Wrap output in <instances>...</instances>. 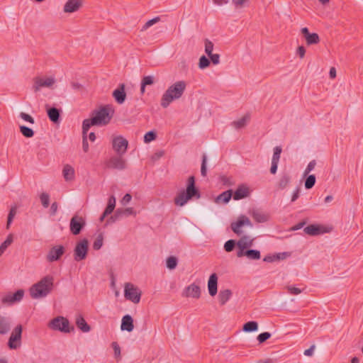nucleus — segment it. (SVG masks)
Wrapping results in <instances>:
<instances>
[{"label":"nucleus","mask_w":363,"mask_h":363,"mask_svg":"<svg viewBox=\"0 0 363 363\" xmlns=\"http://www.w3.org/2000/svg\"><path fill=\"white\" fill-rule=\"evenodd\" d=\"M132 199V196L130 194H125L124 196L121 200V203L122 205L125 206L128 204Z\"/></svg>","instance_id":"obj_59"},{"label":"nucleus","mask_w":363,"mask_h":363,"mask_svg":"<svg viewBox=\"0 0 363 363\" xmlns=\"http://www.w3.org/2000/svg\"><path fill=\"white\" fill-rule=\"evenodd\" d=\"M65 249L62 245H55L50 248L47 256L46 259L49 262L57 261L64 255Z\"/></svg>","instance_id":"obj_10"},{"label":"nucleus","mask_w":363,"mask_h":363,"mask_svg":"<svg viewBox=\"0 0 363 363\" xmlns=\"http://www.w3.org/2000/svg\"><path fill=\"white\" fill-rule=\"evenodd\" d=\"M201 197L199 189L196 186L194 176H190L186 182V189L182 190L174 198V203L179 206H184L189 201Z\"/></svg>","instance_id":"obj_2"},{"label":"nucleus","mask_w":363,"mask_h":363,"mask_svg":"<svg viewBox=\"0 0 363 363\" xmlns=\"http://www.w3.org/2000/svg\"><path fill=\"white\" fill-rule=\"evenodd\" d=\"M315 160L311 161L308 163V166L306 167V169L304 170L303 177H306L315 168Z\"/></svg>","instance_id":"obj_54"},{"label":"nucleus","mask_w":363,"mask_h":363,"mask_svg":"<svg viewBox=\"0 0 363 363\" xmlns=\"http://www.w3.org/2000/svg\"><path fill=\"white\" fill-rule=\"evenodd\" d=\"M301 33L304 37L308 45H316L319 43V35L315 33H311L308 28L305 27L301 28Z\"/></svg>","instance_id":"obj_16"},{"label":"nucleus","mask_w":363,"mask_h":363,"mask_svg":"<svg viewBox=\"0 0 363 363\" xmlns=\"http://www.w3.org/2000/svg\"><path fill=\"white\" fill-rule=\"evenodd\" d=\"M123 155H117L111 157L106 163L108 168L123 170L125 168V160L123 158Z\"/></svg>","instance_id":"obj_11"},{"label":"nucleus","mask_w":363,"mask_h":363,"mask_svg":"<svg viewBox=\"0 0 363 363\" xmlns=\"http://www.w3.org/2000/svg\"><path fill=\"white\" fill-rule=\"evenodd\" d=\"M55 80L53 77H48L45 79L37 77L34 78L33 90L34 91H38L42 87H50L54 83Z\"/></svg>","instance_id":"obj_13"},{"label":"nucleus","mask_w":363,"mask_h":363,"mask_svg":"<svg viewBox=\"0 0 363 363\" xmlns=\"http://www.w3.org/2000/svg\"><path fill=\"white\" fill-rule=\"evenodd\" d=\"M272 335L269 332H264V333H260L257 339L259 342V343L262 344L263 342H264L265 341H267L268 339H269L271 337Z\"/></svg>","instance_id":"obj_50"},{"label":"nucleus","mask_w":363,"mask_h":363,"mask_svg":"<svg viewBox=\"0 0 363 363\" xmlns=\"http://www.w3.org/2000/svg\"><path fill=\"white\" fill-rule=\"evenodd\" d=\"M206 155L205 154L203 155L202 157V162H201V174L203 177H206L207 174V169H206Z\"/></svg>","instance_id":"obj_53"},{"label":"nucleus","mask_w":363,"mask_h":363,"mask_svg":"<svg viewBox=\"0 0 363 363\" xmlns=\"http://www.w3.org/2000/svg\"><path fill=\"white\" fill-rule=\"evenodd\" d=\"M182 295L185 297L199 298L201 296V289L198 285L191 284L185 288Z\"/></svg>","instance_id":"obj_18"},{"label":"nucleus","mask_w":363,"mask_h":363,"mask_svg":"<svg viewBox=\"0 0 363 363\" xmlns=\"http://www.w3.org/2000/svg\"><path fill=\"white\" fill-rule=\"evenodd\" d=\"M128 141L123 137L119 135L113 139V149L118 155H123L128 148Z\"/></svg>","instance_id":"obj_9"},{"label":"nucleus","mask_w":363,"mask_h":363,"mask_svg":"<svg viewBox=\"0 0 363 363\" xmlns=\"http://www.w3.org/2000/svg\"><path fill=\"white\" fill-rule=\"evenodd\" d=\"M87 132L88 131H84V126L82 125V148L84 152H87L89 151Z\"/></svg>","instance_id":"obj_47"},{"label":"nucleus","mask_w":363,"mask_h":363,"mask_svg":"<svg viewBox=\"0 0 363 363\" xmlns=\"http://www.w3.org/2000/svg\"><path fill=\"white\" fill-rule=\"evenodd\" d=\"M40 201L44 208H48L50 204V196L47 193H42L40 196Z\"/></svg>","instance_id":"obj_49"},{"label":"nucleus","mask_w":363,"mask_h":363,"mask_svg":"<svg viewBox=\"0 0 363 363\" xmlns=\"http://www.w3.org/2000/svg\"><path fill=\"white\" fill-rule=\"evenodd\" d=\"M89 251V241L84 238L77 242L74 249V259L80 262L86 258Z\"/></svg>","instance_id":"obj_6"},{"label":"nucleus","mask_w":363,"mask_h":363,"mask_svg":"<svg viewBox=\"0 0 363 363\" xmlns=\"http://www.w3.org/2000/svg\"><path fill=\"white\" fill-rule=\"evenodd\" d=\"M141 291L131 283H126L124 289V296L127 300L134 303H138L140 301Z\"/></svg>","instance_id":"obj_7"},{"label":"nucleus","mask_w":363,"mask_h":363,"mask_svg":"<svg viewBox=\"0 0 363 363\" xmlns=\"http://www.w3.org/2000/svg\"><path fill=\"white\" fill-rule=\"evenodd\" d=\"M213 50V43L208 39L205 40V52L207 55L212 54Z\"/></svg>","instance_id":"obj_51"},{"label":"nucleus","mask_w":363,"mask_h":363,"mask_svg":"<svg viewBox=\"0 0 363 363\" xmlns=\"http://www.w3.org/2000/svg\"><path fill=\"white\" fill-rule=\"evenodd\" d=\"M11 329V320L9 317L0 315V335H6Z\"/></svg>","instance_id":"obj_22"},{"label":"nucleus","mask_w":363,"mask_h":363,"mask_svg":"<svg viewBox=\"0 0 363 363\" xmlns=\"http://www.w3.org/2000/svg\"><path fill=\"white\" fill-rule=\"evenodd\" d=\"M299 194H300V188L297 187L292 194L291 202H294L296 200L298 199V198L299 197Z\"/></svg>","instance_id":"obj_63"},{"label":"nucleus","mask_w":363,"mask_h":363,"mask_svg":"<svg viewBox=\"0 0 363 363\" xmlns=\"http://www.w3.org/2000/svg\"><path fill=\"white\" fill-rule=\"evenodd\" d=\"M331 230L332 228H303L304 233L311 236H317L328 233Z\"/></svg>","instance_id":"obj_27"},{"label":"nucleus","mask_w":363,"mask_h":363,"mask_svg":"<svg viewBox=\"0 0 363 363\" xmlns=\"http://www.w3.org/2000/svg\"><path fill=\"white\" fill-rule=\"evenodd\" d=\"M282 149L280 146H276L274 148V154L272 162L279 163Z\"/></svg>","instance_id":"obj_44"},{"label":"nucleus","mask_w":363,"mask_h":363,"mask_svg":"<svg viewBox=\"0 0 363 363\" xmlns=\"http://www.w3.org/2000/svg\"><path fill=\"white\" fill-rule=\"evenodd\" d=\"M258 330V323L256 321H248L242 326V330L245 333L255 332Z\"/></svg>","instance_id":"obj_36"},{"label":"nucleus","mask_w":363,"mask_h":363,"mask_svg":"<svg viewBox=\"0 0 363 363\" xmlns=\"http://www.w3.org/2000/svg\"><path fill=\"white\" fill-rule=\"evenodd\" d=\"M159 20H160L159 17H156L151 20H149L148 21H147L145 23V25L143 26V27L142 28V30H146L147 28H148L149 27L152 26L153 24L157 23V21H159Z\"/></svg>","instance_id":"obj_57"},{"label":"nucleus","mask_w":363,"mask_h":363,"mask_svg":"<svg viewBox=\"0 0 363 363\" xmlns=\"http://www.w3.org/2000/svg\"><path fill=\"white\" fill-rule=\"evenodd\" d=\"M253 245V239H250L247 236H242L238 242L237 246L238 248L247 249Z\"/></svg>","instance_id":"obj_31"},{"label":"nucleus","mask_w":363,"mask_h":363,"mask_svg":"<svg viewBox=\"0 0 363 363\" xmlns=\"http://www.w3.org/2000/svg\"><path fill=\"white\" fill-rule=\"evenodd\" d=\"M287 289L291 294L297 295L301 292V290L300 289L295 286H288Z\"/></svg>","instance_id":"obj_60"},{"label":"nucleus","mask_w":363,"mask_h":363,"mask_svg":"<svg viewBox=\"0 0 363 363\" xmlns=\"http://www.w3.org/2000/svg\"><path fill=\"white\" fill-rule=\"evenodd\" d=\"M211 61L208 57H206L205 55H202L199 58V67L201 69H203L206 67H208L210 65Z\"/></svg>","instance_id":"obj_43"},{"label":"nucleus","mask_w":363,"mask_h":363,"mask_svg":"<svg viewBox=\"0 0 363 363\" xmlns=\"http://www.w3.org/2000/svg\"><path fill=\"white\" fill-rule=\"evenodd\" d=\"M82 6V0H68L64 6V12L74 13L77 11Z\"/></svg>","instance_id":"obj_19"},{"label":"nucleus","mask_w":363,"mask_h":363,"mask_svg":"<svg viewBox=\"0 0 363 363\" xmlns=\"http://www.w3.org/2000/svg\"><path fill=\"white\" fill-rule=\"evenodd\" d=\"M141 83L143 86L152 85L155 83V77L153 76H145L142 79Z\"/></svg>","instance_id":"obj_52"},{"label":"nucleus","mask_w":363,"mask_h":363,"mask_svg":"<svg viewBox=\"0 0 363 363\" xmlns=\"http://www.w3.org/2000/svg\"><path fill=\"white\" fill-rule=\"evenodd\" d=\"M85 225L86 222L83 217L74 215L70 220L69 227H84Z\"/></svg>","instance_id":"obj_33"},{"label":"nucleus","mask_w":363,"mask_h":363,"mask_svg":"<svg viewBox=\"0 0 363 363\" xmlns=\"http://www.w3.org/2000/svg\"><path fill=\"white\" fill-rule=\"evenodd\" d=\"M218 276L216 273H213L210 275L208 281V293L211 296L216 295L218 292Z\"/></svg>","instance_id":"obj_21"},{"label":"nucleus","mask_w":363,"mask_h":363,"mask_svg":"<svg viewBox=\"0 0 363 363\" xmlns=\"http://www.w3.org/2000/svg\"><path fill=\"white\" fill-rule=\"evenodd\" d=\"M47 114L50 121L54 123H59L60 121V116L62 111L55 107H49L48 105L45 106Z\"/></svg>","instance_id":"obj_20"},{"label":"nucleus","mask_w":363,"mask_h":363,"mask_svg":"<svg viewBox=\"0 0 363 363\" xmlns=\"http://www.w3.org/2000/svg\"><path fill=\"white\" fill-rule=\"evenodd\" d=\"M22 330V325H18L12 331L8 342V346L10 349H16L20 346Z\"/></svg>","instance_id":"obj_8"},{"label":"nucleus","mask_w":363,"mask_h":363,"mask_svg":"<svg viewBox=\"0 0 363 363\" xmlns=\"http://www.w3.org/2000/svg\"><path fill=\"white\" fill-rule=\"evenodd\" d=\"M75 324L77 327L84 333H88L91 330V327L81 314L77 315Z\"/></svg>","instance_id":"obj_26"},{"label":"nucleus","mask_w":363,"mask_h":363,"mask_svg":"<svg viewBox=\"0 0 363 363\" xmlns=\"http://www.w3.org/2000/svg\"><path fill=\"white\" fill-rule=\"evenodd\" d=\"M103 242H104V235H103V233H100L97 235L96 238L95 239V240L93 243V245H92L93 249L94 250H100L103 245Z\"/></svg>","instance_id":"obj_40"},{"label":"nucleus","mask_w":363,"mask_h":363,"mask_svg":"<svg viewBox=\"0 0 363 363\" xmlns=\"http://www.w3.org/2000/svg\"><path fill=\"white\" fill-rule=\"evenodd\" d=\"M289 255H290V253H289V252L278 253V254H276V258H277V260L284 259Z\"/></svg>","instance_id":"obj_64"},{"label":"nucleus","mask_w":363,"mask_h":363,"mask_svg":"<svg viewBox=\"0 0 363 363\" xmlns=\"http://www.w3.org/2000/svg\"><path fill=\"white\" fill-rule=\"evenodd\" d=\"M291 177L289 174H283L277 182L279 189H284L291 182Z\"/></svg>","instance_id":"obj_29"},{"label":"nucleus","mask_w":363,"mask_h":363,"mask_svg":"<svg viewBox=\"0 0 363 363\" xmlns=\"http://www.w3.org/2000/svg\"><path fill=\"white\" fill-rule=\"evenodd\" d=\"M116 207V198L114 196H111L108 198L107 206L104 211V213L101 215L99 220L100 221H103L104 218L112 213L114 208Z\"/></svg>","instance_id":"obj_24"},{"label":"nucleus","mask_w":363,"mask_h":363,"mask_svg":"<svg viewBox=\"0 0 363 363\" xmlns=\"http://www.w3.org/2000/svg\"><path fill=\"white\" fill-rule=\"evenodd\" d=\"M48 327L53 330H59L62 333H70L74 330V326L69 325L68 319L62 316H57L52 319L48 323Z\"/></svg>","instance_id":"obj_5"},{"label":"nucleus","mask_w":363,"mask_h":363,"mask_svg":"<svg viewBox=\"0 0 363 363\" xmlns=\"http://www.w3.org/2000/svg\"><path fill=\"white\" fill-rule=\"evenodd\" d=\"M250 115L246 114L239 120L233 121V125L236 129H240L247 125V122L250 121Z\"/></svg>","instance_id":"obj_35"},{"label":"nucleus","mask_w":363,"mask_h":363,"mask_svg":"<svg viewBox=\"0 0 363 363\" xmlns=\"http://www.w3.org/2000/svg\"><path fill=\"white\" fill-rule=\"evenodd\" d=\"M20 117L24 120L25 121H27L28 123H30L32 124H33L35 123V121L33 119V118L30 116L29 114L26 113H24V112H21L20 113Z\"/></svg>","instance_id":"obj_56"},{"label":"nucleus","mask_w":363,"mask_h":363,"mask_svg":"<svg viewBox=\"0 0 363 363\" xmlns=\"http://www.w3.org/2000/svg\"><path fill=\"white\" fill-rule=\"evenodd\" d=\"M135 214V212L133 208H119L115 211L114 214L110 217V219L115 221Z\"/></svg>","instance_id":"obj_14"},{"label":"nucleus","mask_w":363,"mask_h":363,"mask_svg":"<svg viewBox=\"0 0 363 363\" xmlns=\"http://www.w3.org/2000/svg\"><path fill=\"white\" fill-rule=\"evenodd\" d=\"M62 173L63 177L66 181H70L74 179V170L72 166L69 164L65 165L62 170Z\"/></svg>","instance_id":"obj_34"},{"label":"nucleus","mask_w":363,"mask_h":363,"mask_svg":"<svg viewBox=\"0 0 363 363\" xmlns=\"http://www.w3.org/2000/svg\"><path fill=\"white\" fill-rule=\"evenodd\" d=\"M24 296V291L23 289L17 290L14 294H9L2 298L1 302L3 304L11 305L14 303L20 301Z\"/></svg>","instance_id":"obj_12"},{"label":"nucleus","mask_w":363,"mask_h":363,"mask_svg":"<svg viewBox=\"0 0 363 363\" xmlns=\"http://www.w3.org/2000/svg\"><path fill=\"white\" fill-rule=\"evenodd\" d=\"M58 204L57 202H53L50 206V216H55L57 211Z\"/></svg>","instance_id":"obj_61"},{"label":"nucleus","mask_w":363,"mask_h":363,"mask_svg":"<svg viewBox=\"0 0 363 363\" xmlns=\"http://www.w3.org/2000/svg\"><path fill=\"white\" fill-rule=\"evenodd\" d=\"M111 347L113 349L114 351V357L117 361H119L121 359V347L117 342H113L111 343Z\"/></svg>","instance_id":"obj_42"},{"label":"nucleus","mask_w":363,"mask_h":363,"mask_svg":"<svg viewBox=\"0 0 363 363\" xmlns=\"http://www.w3.org/2000/svg\"><path fill=\"white\" fill-rule=\"evenodd\" d=\"M177 265V259L174 256H170L167 259V267L169 269H174Z\"/></svg>","instance_id":"obj_45"},{"label":"nucleus","mask_w":363,"mask_h":363,"mask_svg":"<svg viewBox=\"0 0 363 363\" xmlns=\"http://www.w3.org/2000/svg\"><path fill=\"white\" fill-rule=\"evenodd\" d=\"M13 242V235L9 234L6 240L0 245L1 248L6 250V248Z\"/></svg>","instance_id":"obj_55"},{"label":"nucleus","mask_w":363,"mask_h":363,"mask_svg":"<svg viewBox=\"0 0 363 363\" xmlns=\"http://www.w3.org/2000/svg\"><path fill=\"white\" fill-rule=\"evenodd\" d=\"M232 291L230 289H225L220 291L218 294V299L220 305H225L226 302L230 298Z\"/></svg>","instance_id":"obj_32"},{"label":"nucleus","mask_w":363,"mask_h":363,"mask_svg":"<svg viewBox=\"0 0 363 363\" xmlns=\"http://www.w3.org/2000/svg\"><path fill=\"white\" fill-rule=\"evenodd\" d=\"M244 225L252 227V223L249 218L246 216L241 215L238 217L236 221L231 223L230 227H242Z\"/></svg>","instance_id":"obj_28"},{"label":"nucleus","mask_w":363,"mask_h":363,"mask_svg":"<svg viewBox=\"0 0 363 363\" xmlns=\"http://www.w3.org/2000/svg\"><path fill=\"white\" fill-rule=\"evenodd\" d=\"M246 257L250 259H259L260 258V252L257 250H246Z\"/></svg>","instance_id":"obj_41"},{"label":"nucleus","mask_w":363,"mask_h":363,"mask_svg":"<svg viewBox=\"0 0 363 363\" xmlns=\"http://www.w3.org/2000/svg\"><path fill=\"white\" fill-rule=\"evenodd\" d=\"M18 207H19V205H18V204H14L13 206H12L11 207L10 211L8 215L6 227H9L10 225L11 224L13 219L14 218L15 216L17 213Z\"/></svg>","instance_id":"obj_38"},{"label":"nucleus","mask_w":363,"mask_h":363,"mask_svg":"<svg viewBox=\"0 0 363 363\" xmlns=\"http://www.w3.org/2000/svg\"><path fill=\"white\" fill-rule=\"evenodd\" d=\"M125 86L124 84H120L117 89H116L112 94L116 103L122 104L125 102L126 99V93L125 91Z\"/></svg>","instance_id":"obj_17"},{"label":"nucleus","mask_w":363,"mask_h":363,"mask_svg":"<svg viewBox=\"0 0 363 363\" xmlns=\"http://www.w3.org/2000/svg\"><path fill=\"white\" fill-rule=\"evenodd\" d=\"M232 196L233 197V191L231 189L225 191L217 196L216 202L227 203L229 202Z\"/></svg>","instance_id":"obj_30"},{"label":"nucleus","mask_w":363,"mask_h":363,"mask_svg":"<svg viewBox=\"0 0 363 363\" xmlns=\"http://www.w3.org/2000/svg\"><path fill=\"white\" fill-rule=\"evenodd\" d=\"M115 111L112 105L101 106L98 109L94 110L91 118L84 119L82 122L84 131H88L92 125H106L108 124L114 115Z\"/></svg>","instance_id":"obj_1"},{"label":"nucleus","mask_w":363,"mask_h":363,"mask_svg":"<svg viewBox=\"0 0 363 363\" xmlns=\"http://www.w3.org/2000/svg\"><path fill=\"white\" fill-rule=\"evenodd\" d=\"M297 55L303 58L306 54V49L303 46H299L296 50Z\"/></svg>","instance_id":"obj_62"},{"label":"nucleus","mask_w":363,"mask_h":363,"mask_svg":"<svg viewBox=\"0 0 363 363\" xmlns=\"http://www.w3.org/2000/svg\"><path fill=\"white\" fill-rule=\"evenodd\" d=\"M19 128L21 134L26 138H32L35 134V132L32 128H28L26 125H20Z\"/></svg>","instance_id":"obj_39"},{"label":"nucleus","mask_w":363,"mask_h":363,"mask_svg":"<svg viewBox=\"0 0 363 363\" xmlns=\"http://www.w3.org/2000/svg\"><path fill=\"white\" fill-rule=\"evenodd\" d=\"M186 87L185 81H178L169 86L163 94L160 105L162 108H167L174 101L182 97Z\"/></svg>","instance_id":"obj_3"},{"label":"nucleus","mask_w":363,"mask_h":363,"mask_svg":"<svg viewBox=\"0 0 363 363\" xmlns=\"http://www.w3.org/2000/svg\"><path fill=\"white\" fill-rule=\"evenodd\" d=\"M249 214L257 223H265L268 221L270 218L269 213L261 209H250Z\"/></svg>","instance_id":"obj_15"},{"label":"nucleus","mask_w":363,"mask_h":363,"mask_svg":"<svg viewBox=\"0 0 363 363\" xmlns=\"http://www.w3.org/2000/svg\"><path fill=\"white\" fill-rule=\"evenodd\" d=\"M304 186L306 189H311L315 184L316 178L314 174H308L305 177Z\"/></svg>","instance_id":"obj_37"},{"label":"nucleus","mask_w":363,"mask_h":363,"mask_svg":"<svg viewBox=\"0 0 363 363\" xmlns=\"http://www.w3.org/2000/svg\"><path fill=\"white\" fill-rule=\"evenodd\" d=\"M134 328L133 319L130 315H125L121 320V330H126L128 332L133 331Z\"/></svg>","instance_id":"obj_25"},{"label":"nucleus","mask_w":363,"mask_h":363,"mask_svg":"<svg viewBox=\"0 0 363 363\" xmlns=\"http://www.w3.org/2000/svg\"><path fill=\"white\" fill-rule=\"evenodd\" d=\"M235 200H240L250 195V189L244 184L240 185L233 194Z\"/></svg>","instance_id":"obj_23"},{"label":"nucleus","mask_w":363,"mask_h":363,"mask_svg":"<svg viewBox=\"0 0 363 363\" xmlns=\"http://www.w3.org/2000/svg\"><path fill=\"white\" fill-rule=\"evenodd\" d=\"M236 245L237 242L235 240H229L225 242L224 245V250L228 252H232Z\"/></svg>","instance_id":"obj_46"},{"label":"nucleus","mask_w":363,"mask_h":363,"mask_svg":"<svg viewBox=\"0 0 363 363\" xmlns=\"http://www.w3.org/2000/svg\"><path fill=\"white\" fill-rule=\"evenodd\" d=\"M54 278L51 275H47L42 278L30 289V294L33 298L45 297L53 289Z\"/></svg>","instance_id":"obj_4"},{"label":"nucleus","mask_w":363,"mask_h":363,"mask_svg":"<svg viewBox=\"0 0 363 363\" xmlns=\"http://www.w3.org/2000/svg\"><path fill=\"white\" fill-rule=\"evenodd\" d=\"M157 138V134L155 131L151 130L146 133L144 135V142L145 143H149L153 140H155Z\"/></svg>","instance_id":"obj_48"},{"label":"nucleus","mask_w":363,"mask_h":363,"mask_svg":"<svg viewBox=\"0 0 363 363\" xmlns=\"http://www.w3.org/2000/svg\"><path fill=\"white\" fill-rule=\"evenodd\" d=\"M209 60L212 62L213 65H218L220 63V55L218 54H211L208 55Z\"/></svg>","instance_id":"obj_58"}]
</instances>
